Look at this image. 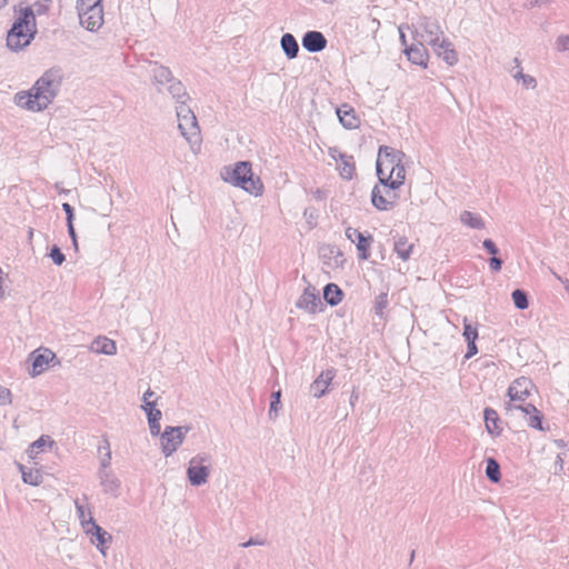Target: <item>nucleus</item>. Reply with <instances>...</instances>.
<instances>
[{
  "instance_id": "obj_1",
  "label": "nucleus",
  "mask_w": 569,
  "mask_h": 569,
  "mask_svg": "<svg viewBox=\"0 0 569 569\" xmlns=\"http://www.w3.org/2000/svg\"><path fill=\"white\" fill-rule=\"evenodd\" d=\"M405 153L388 146H380L376 161L378 183L372 188L370 201L379 211L392 210L398 202L397 190L405 183Z\"/></svg>"
},
{
  "instance_id": "obj_2",
  "label": "nucleus",
  "mask_w": 569,
  "mask_h": 569,
  "mask_svg": "<svg viewBox=\"0 0 569 569\" xmlns=\"http://www.w3.org/2000/svg\"><path fill=\"white\" fill-rule=\"evenodd\" d=\"M60 78L58 71H46L29 91H20L14 94V103L30 111H43L58 94Z\"/></svg>"
},
{
  "instance_id": "obj_3",
  "label": "nucleus",
  "mask_w": 569,
  "mask_h": 569,
  "mask_svg": "<svg viewBox=\"0 0 569 569\" xmlns=\"http://www.w3.org/2000/svg\"><path fill=\"white\" fill-rule=\"evenodd\" d=\"M37 20L33 9L24 7L18 14L7 32V47L14 52L28 47L37 34Z\"/></svg>"
},
{
  "instance_id": "obj_4",
  "label": "nucleus",
  "mask_w": 569,
  "mask_h": 569,
  "mask_svg": "<svg viewBox=\"0 0 569 569\" xmlns=\"http://www.w3.org/2000/svg\"><path fill=\"white\" fill-rule=\"evenodd\" d=\"M221 178L224 182L256 197L263 192V183L259 177L253 176L250 161H238L233 166L223 167Z\"/></svg>"
},
{
  "instance_id": "obj_5",
  "label": "nucleus",
  "mask_w": 569,
  "mask_h": 569,
  "mask_svg": "<svg viewBox=\"0 0 569 569\" xmlns=\"http://www.w3.org/2000/svg\"><path fill=\"white\" fill-rule=\"evenodd\" d=\"M413 40L422 41L429 46H435L440 41L443 31L436 19L428 17H420L416 23L412 24Z\"/></svg>"
},
{
  "instance_id": "obj_6",
  "label": "nucleus",
  "mask_w": 569,
  "mask_h": 569,
  "mask_svg": "<svg viewBox=\"0 0 569 569\" xmlns=\"http://www.w3.org/2000/svg\"><path fill=\"white\" fill-rule=\"evenodd\" d=\"M211 457L199 453L191 458L187 468V478L191 486L200 487L208 481L210 476Z\"/></svg>"
},
{
  "instance_id": "obj_7",
  "label": "nucleus",
  "mask_w": 569,
  "mask_h": 569,
  "mask_svg": "<svg viewBox=\"0 0 569 569\" xmlns=\"http://www.w3.org/2000/svg\"><path fill=\"white\" fill-rule=\"evenodd\" d=\"M190 426H167L161 433V452L166 458L172 456L183 443Z\"/></svg>"
},
{
  "instance_id": "obj_8",
  "label": "nucleus",
  "mask_w": 569,
  "mask_h": 569,
  "mask_svg": "<svg viewBox=\"0 0 569 569\" xmlns=\"http://www.w3.org/2000/svg\"><path fill=\"white\" fill-rule=\"evenodd\" d=\"M346 237L353 243H356L358 250V257L361 260H368L370 257V246L373 241V237L371 234L365 236L358 229L352 227H348L346 229Z\"/></svg>"
},
{
  "instance_id": "obj_9",
  "label": "nucleus",
  "mask_w": 569,
  "mask_h": 569,
  "mask_svg": "<svg viewBox=\"0 0 569 569\" xmlns=\"http://www.w3.org/2000/svg\"><path fill=\"white\" fill-rule=\"evenodd\" d=\"M178 128L192 149L200 144V129L196 116L178 120Z\"/></svg>"
},
{
  "instance_id": "obj_10",
  "label": "nucleus",
  "mask_w": 569,
  "mask_h": 569,
  "mask_svg": "<svg viewBox=\"0 0 569 569\" xmlns=\"http://www.w3.org/2000/svg\"><path fill=\"white\" fill-rule=\"evenodd\" d=\"M532 381L527 377L517 378L507 390V396L511 401H525L533 388Z\"/></svg>"
},
{
  "instance_id": "obj_11",
  "label": "nucleus",
  "mask_w": 569,
  "mask_h": 569,
  "mask_svg": "<svg viewBox=\"0 0 569 569\" xmlns=\"http://www.w3.org/2000/svg\"><path fill=\"white\" fill-rule=\"evenodd\" d=\"M84 532L94 537L93 542L96 543L97 548L104 555V548L111 543L112 536L98 523H96L91 511H89L88 528H86Z\"/></svg>"
},
{
  "instance_id": "obj_12",
  "label": "nucleus",
  "mask_w": 569,
  "mask_h": 569,
  "mask_svg": "<svg viewBox=\"0 0 569 569\" xmlns=\"http://www.w3.org/2000/svg\"><path fill=\"white\" fill-rule=\"evenodd\" d=\"M56 358V355L49 349H44L43 352H39V350L31 352L29 356V360H31L30 376L37 377L41 375L47 369L50 361Z\"/></svg>"
},
{
  "instance_id": "obj_13",
  "label": "nucleus",
  "mask_w": 569,
  "mask_h": 569,
  "mask_svg": "<svg viewBox=\"0 0 569 569\" xmlns=\"http://www.w3.org/2000/svg\"><path fill=\"white\" fill-rule=\"evenodd\" d=\"M415 42L410 46H406L403 49V53L407 59L419 67L427 68V62L429 59L428 50L426 49V43L419 40H413Z\"/></svg>"
},
{
  "instance_id": "obj_14",
  "label": "nucleus",
  "mask_w": 569,
  "mask_h": 569,
  "mask_svg": "<svg viewBox=\"0 0 569 569\" xmlns=\"http://www.w3.org/2000/svg\"><path fill=\"white\" fill-rule=\"evenodd\" d=\"M80 24L89 31H97L103 23V8L101 6L93 7L88 11L78 13Z\"/></svg>"
},
{
  "instance_id": "obj_15",
  "label": "nucleus",
  "mask_w": 569,
  "mask_h": 569,
  "mask_svg": "<svg viewBox=\"0 0 569 569\" xmlns=\"http://www.w3.org/2000/svg\"><path fill=\"white\" fill-rule=\"evenodd\" d=\"M319 306H321L319 295L316 291V288L310 284L303 290L302 295L296 302L297 308L303 309L309 313L317 312Z\"/></svg>"
},
{
  "instance_id": "obj_16",
  "label": "nucleus",
  "mask_w": 569,
  "mask_h": 569,
  "mask_svg": "<svg viewBox=\"0 0 569 569\" xmlns=\"http://www.w3.org/2000/svg\"><path fill=\"white\" fill-rule=\"evenodd\" d=\"M302 47L310 53L322 51L327 47V39L322 32L317 30H309L302 37Z\"/></svg>"
},
{
  "instance_id": "obj_17",
  "label": "nucleus",
  "mask_w": 569,
  "mask_h": 569,
  "mask_svg": "<svg viewBox=\"0 0 569 569\" xmlns=\"http://www.w3.org/2000/svg\"><path fill=\"white\" fill-rule=\"evenodd\" d=\"M98 479L104 493L118 497L120 493V480L110 469H99Z\"/></svg>"
},
{
  "instance_id": "obj_18",
  "label": "nucleus",
  "mask_w": 569,
  "mask_h": 569,
  "mask_svg": "<svg viewBox=\"0 0 569 569\" xmlns=\"http://www.w3.org/2000/svg\"><path fill=\"white\" fill-rule=\"evenodd\" d=\"M336 377V369L329 368L322 371L311 383L310 392L315 398H321L328 391V387Z\"/></svg>"
},
{
  "instance_id": "obj_19",
  "label": "nucleus",
  "mask_w": 569,
  "mask_h": 569,
  "mask_svg": "<svg viewBox=\"0 0 569 569\" xmlns=\"http://www.w3.org/2000/svg\"><path fill=\"white\" fill-rule=\"evenodd\" d=\"M432 49L447 64L453 66L458 62L457 51L448 39L440 40L432 46Z\"/></svg>"
},
{
  "instance_id": "obj_20",
  "label": "nucleus",
  "mask_w": 569,
  "mask_h": 569,
  "mask_svg": "<svg viewBox=\"0 0 569 569\" xmlns=\"http://www.w3.org/2000/svg\"><path fill=\"white\" fill-rule=\"evenodd\" d=\"M337 116L341 126L346 129H356L360 124V119L356 114L355 109L347 103L337 108Z\"/></svg>"
},
{
  "instance_id": "obj_21",
  "label": "nucleus",
  "mask_w": 569,
  "mask_h": 569,
  "mask_svg": "<svg viewBox=\"0 0 569 569\" xmlns=\"http://www.w3.org/2000/svg\"><path fill=\"white\" fill-rule=\"evenodd\" d=\"M483 418L487 431L492 436H500L502 428L500 426L501 420L498 412L495 409L487 407L483 410Z\"/></svg>"
},
{
  "instance_id": "obj_22",
  "label": "nucleus",
  "mask_w": 569,
  "mask_h": 569,
  "mask_svg": "<svg viewBox=\"0 0 569 569\" xmlns=\"http://www.w3.org/2000/svg\"><path fill=\"white\" fill-rule=\"evenodd\" d=\"M91 350L96 353L112 356L117 353V345L112 339L98 337L92 341Z\"/></svg>"
},
{
  "instance_id": "obj_23",
  "label": "nucleus",
  "mask_w": 569,
  "mask_h": 569,
  "mask_svg": "<svg viewBox=\"0 0 569 569\" xmlns=\"http://www.w3.org/2000/svg\"><path fill=\"white\" fill-rule=\"evenodd\" d=\"M280 46H281V49H282L284 56L289 60L297 58V56L299 53V44H298L297 39L293 37V34H291L289 32L283 33L280 39Z\"/></svg>"
},
{
  "instance_id": "obj_24",
  "label": "nucleus",
  "mask_w": 569,
  "mask_h": 569,
  "mask_svg": "<svg viewBox=\"0 0 569 569\" xmlns=\"http://www.w3.org/2000/svg\"><path fill=\"white\" fill-rule=\"evenodd\" d=\"M322 291L325 301L331 307L338 306L343 298V291L333 282L327 283Z\"/></svg>"
},
{
  "instance_id": "obj_25",
  "label": "nucleus",
  "mask_w": 569,
  "mask_h": 569,
  "mask_svg": "<svg viewBox=\"0 0 569 569\" xmlns=\"http://www.w3.org/2000/svg\"><path fill=\"white\" fill-rule=\"evenodd\" d=\"M485 473L492 483H498L501 480L500 465L495 458L490 457L486 459Z\"/></svg>"
},
{
  "instance_id": "obj_26",
  "label": "nucleus",
  "mask_w": 569,
  "mask_h": 569,
  "mask_svg": "<svg viewBox=\"0 0 569 569\" xmlns=\"http://www.w3.org/2000/svg\"><path fill=\"white\" fill-rule=\"evenodd\" d=\"M460 221L471 229L481 230L485 228V222H483L481 216L476 214L468 210H465L461 212Z\"/></svg>"
},
{
  "instance_id": "obj_27",
  "label": "nucleus",
  "mask_w": 569,
  "mask_h": 569,
  "mask_svg": "<svg viewBox=\"0 0 569 569\" xmlns=\"http://www.w3.org/2000/svg\"><path fill=\"white\" fill-rule=\"evenodd\" d=\"M53 443H54L53 440H51V438L49 436L43 435L29 446L27 453H28L29 458L34 459L37 457V455L43 450L44 447H47V446L52 447Z\"/></svg>"
},
{
  "instance_id": "obj_28",
  "label": "nucleus",
  "mask_w": 569,
  "mask_h": 569,
  "mask_svg": "<svg viewBox=\"0 0 569 569\" xmlns=\"http://www.w3.org/2000/svg\"><path fill=\"white\" fill-rule=\"evenodd\" d=\"M340 164L338 166V170L340 173V177L345 180H351L353 176L356 174V164L353 160V156L348 154V159H345V161H339Z\"/></svg>"
},
{
  "instance_id": "obj_29",
  "label": "nucleus",
  "mask_w": 569,
  "mask_h": 569,
  "mask_svg": "<svg viewBox=\"0 0 569 569\" xmlns=\"http://www.w3.org/2000/svg\"><path fill=\"white\" fill-rule=\"evenodd\" d=\"M413 244L409 243L406 237H400L395 241L393 250L403 261L410 258Z\"/></svg>"
},
{
  "instance_id": "obj_30",
  "label": "nucleus",
  "mask_w": 569,
  "mask_h": 569,
  "mask_svg": "<svg viewBox=\"0 0 569 569\" xmlns=\"http://www.w3.org/2000/svg\"><path fill=\"white\" fill-rule=\"evenodd\" d=\"M153 79L157 83H170L174 78L172 77L171 70L168 67L154 63L152 68Z\"/></svg>"
},
{
  "instance_id": "obj_31",
  "label": "nucleus",
  "mask_w": 569,
  "mask_h": 569,
  "mask_svg": "<svg viewBox=\"0 0 569 569\" xmlns=\"http://www.w3.org/2000/svg\"><path fill=\"white\" fill-rule=\"evenodd\" d=\"M168 91L172 96V98L176 100V102L189 99V96L184 89V86L179 80L173 79L169 83Z\"/></svg>"
},
{
  "instance_id": "obj_32",
  "label": "nucleus",
  "mask_w": 569,
  "mask_h": 569,
  "mask_svg": "<svg viewBox=\"0 0 569 569\" xmlns=\"http://www.w3.org/2000/svg\"><path fill=\"white\" fill-rule=\"evenodd\" d=\"M511 299L519 310H526L529 307L528 293L522 289H515L511 292Z\"/></svg>"
},
{
  "instance_id": "obj_33",
  "label": "nucleus",
  "mask_w": 569,
  "mask_h": 569,
  "mask_svg": "<svg viewBox=\"0 0 569 569\" xmlns=\"http://www.w3.org/2000/svg\"><path fill=\"white\" fill-rule=\"evenodd\" d=\"M22 480L24 483L39 486L43 480V476L39 469L29 468L28 470H22Z\"/></svg>"
},
{
  "instance_id": "obj_34",
  "label": "nucleus",
  "mask_w": 569,
  "mask_h": 569,
  "mask_svg": "<svg viewBox=\"0 0 569 569\" xmlns=\"http://www.w3.org/2000/svg\"><path fill=\"white\" fill-rule=\"evenodd\" d=\"M281 406V390L273 391L271 393L270 408H269V417L273 419L278 416V410Z\"/></svg>"
},
{
  "instance_id": "obj_35",
  "label": "nucleus",
  "mask_w": 569,
  "mask_h": 569,
  "mask_svg": "<svg viewBox=\"0 0 569 569\" xmlns=\"http://www.w3.org/2000/svg\"><path fill=\"white\" fill-rule=\"evenodd\" d=\"M157 402H146L141 406L142 410L146 412L147 420H157L161 419L162 412L161 410L156 408Z\"/></svg>"
},
{
  "instance_id": "obj_36",
  "label": "nucleus",
  "mask_w": 569,
  "mask_h": 569,
  "mask_svg": "<svg viewBox=\"0 0 569 569\" xmlns=\"http://www.w3.org/2000/svg\"><path fill=\"white\" fill-rule=\"evenodd\" d=\"M506 410L507 411L520 410L525 413V416H528V417L538 411L537 407L532 403L513 405L511 402L506 403Z\"/></svg>"
},
{
  "instance_id": "obj_37",
  "label": "nucleus",
  "mask_w": 569,
  "mask_h": 569,
  "mask_svg": "<svg viewBox=\"0 0 569 569\" xmlns=\"http://www.w3.org/2000/svg\"><path fill=\"white\" fill-rule=\"evenodd\" d=\"M388 293L381 292L376 297L375 301V313L379 317L383 316V310L388 307Z\"/></svg>"
},
{
  "instance_id": "obj_38",
  "label": "nucleus",
  "mask_w": 569,
  "mask_h": 569,
  "mask_svg": "<svg viewBox=\"0 0 569 569\" xmlns=\"http://www.w3.org/2000/svg\"><path fill=\"white\" fill-rule=\"evenodd\" d=\"M176 112L178 120L194 116L191 108L187 104V100L177 102Z\"/></svg>"
},
{
  "instance_id": "obj_39",
  "label": "nucleus",
  "mask_w": 569,
  "mask_h": 569,
  "mask_svg": "<svg viewBox=\"0 0 569 569\" xmlns=\"http://www.w3.org/2000/svg\"><path fill=\"white\" fill-rule=\"evenodd\" d=\"M74 507H76L78 518L81 522V526L86 530V528H88V519H89L90 510H86V507L83 505H81L78 499L74 501Z\"/></svg>"
},
{
  "instance_id": "obj_40",
  "label": "nucleus",
  "mask_w": 569,
  "mask_h": 569,
  "mask_svg": "<svg viewBox=\"0 0 569 569\" xmlns=\"http://www.w3.org/2000/svg\"><path fill=\"white\" fill-rule=\"evenodd\" d=\"M542 422H543V416L538 410L537 412H535L533 415L528 417V422L527 423H528L529 427H531L533 429L543 431L545 427H543Z\"/></svg>"
},
{
  "instance_id": "obj_41",
  "label": "nucleus",
  "mask_w": 569,
  "mask_h": 569,
  "mask_svg": "<svg viewBox=\"0 0 569 569\" xmlns=\"http://www.w3.org/2000/svg\"><path fill=\"white\" fill-rule=\"evenodd\" d=\"M52 0H37L32 4V9L36 16H43L47 14L49 11V7Z\"/></svg>"
},
{
  "instance_id": "obj_42",
  "label": "nucleus",
  "mask_w": 569,
  "mask_h": 569,
  "mask_svg": "<svg viewBox=\"0 0 569 569\" xmlns=\"http://www.w3.org/2000/svg\"><path fill=\"white\" fill-rule=\"evenodd\" d=\"M49 257L56 266H61L66 261V256L61 249L53 244L50 249Z\"/></svg>"
},
{
  "instance_id": "obj_43",
  "label": "nucleus",
  "mask_w": 569,
  "mask_h": 569,
  "mask_svg": "<svg viewBox=\"0 0 569 569\" xmlns=\"http://www.w3.org/2000/svg\"><path fill=\"white\" fill-rule=\"evenodd\" d=\"M102 4V0H77V11L78 13L80 12H83V11H88L89 9L93 8V7H97V6H101Z\"/></svg>"
},
{
  "instance_id": "obj_44",
  "label": "nucleus",
  "mask_w": 569,
  "mask_h": 569,
  "mask_svg": "<svg viewBox=\"0 0 569 569\" xmlns=\"http://www.w3.org/2000/svg\"><path fill=\"white\" fill-rule=\"evenodd\" d=\"M463 337H465L466 341L477 340V338H478L477 328L473 327L471 323H465Z\"/></svg>"
},
{
  "instance_id": "obj_45",
  "label": "nucleus",
  "mask_w": 569,
  "mask_h": 569,
  "mask_svg": "<svg viewBox=\"0 0 569 569\" xmlns=\"http://www.w3.org/2000/svg\"><path fill=\"white\" fill-rule=\"evenodd\" d=\"M12 402V395L10 389L0 385V406H7Z\"/></svg>"
},
{
  "instance_id": "obj_46",
  "label": "nucleus",
  "mask_w": 569,
  "mask_h": 569,
  "mask_svg": "<svg viewBox=\"0 0 569 569\" xmlns=\"http://www.w3.org/2000/svg\"><path fill=\"white\" fill-rule=\"evenodd\" d=\"M328 153L336 161H345V159H348V154L341 152L338 147H330Z\"/></svg>"
},
{
  "instance_id": "obj_47",
  "label": "nucleus",
  "mask_w": 569,
  "mask_h": 569,
  "mask_svg": "<svg viewBox=\"0 0 569 569\" xmlns=\"http://www.w3.org/2000/svg\"><path fill=\"white\" fill-rule=\"evenodd\" d=\"M482 247L491 256H497L498 252H499V249H498L497 244L491 239H485L483 242H482Z\"/></svg>"
},
{
  "instance_id": "obj_48",
  "label": "nucleus",
  "mask_w": 569,
  "mask_h": 569,
  "mask_svg": "<svg viewBox=\"0 0 569 569\" xmlns=\"http://www.w3.org/2000/svg\"><path fill=\"white\" fill-rule=\"evenodd\" d=\"M160 420L161 419L149 420L148 421L150 433H151L152 437H158V436L161 437L162 432H161V427H160Z\"/></svg>"
},
{
  "instance_id": "obj_49",
  "label": "nucleus",
  "mask_w": 569,
  "mask_h": 569,
  "mask_svg": "<svg viewBox=\"0 0 569 569\" xmlns=\"http://www.w3.org/2000/svg\"><path fill=\"white\" fill-rule=\"evenodd\" d=\"M502 259L498 258L497 256H492L489 259V268L492 272H499L502 268Z\"/></svg>"
},
{
  "instance_id": "obj_50",
  "label": "nucleus",
  "mask_w": 569,
  "mask_h": 569,
  "mask_svg": "<svg viewBox=\"0 0 569 569\" xmlns=\"http://www.w3.org/2000/svg\"><path fill=\"white\" fill-rule=\"evenodd\" d=\"M62 210L66 213V221H67V223L73 222V220H74V209H73V207L70 203L64 202V203H62Z\"/></svg>"
},
{
  "instance_id": "obj_51",
  "label": "nucleus",
  "mask_w": 569,
  "mask_h": 569,
  "mask_svg": "<svg viewBox=\"0 0 569 569\" xmlns=\"http://www.w3.org/2000/svg\"><path fill=\"white\" fill-rule=\"evenodd\" d=\"M111 449H108V452H103L100 457V468L99 469H109L111 463Z\"/></svg>"
},
{
  "instance_id": "obj_52",
  "label": "nucleus",
  "mask_w": 569,
  "mask_h": 569,
  "mask_svg": "<svg viewBox=\"0 0 569 569\" xmlns=\"http://www.w3.org/2000/svg\"><path fill=\"white\" fill-rule=\"evenodd\" d=\"M68 234L72 241V246L76 250H78V237L74 229L73 222L67 223Z\"/></svg>"
},
{
  "instance_id": "obj_53",
  "label": "nucleus",
  "mask_w": 569,
  "mask_h": 569,
  "mask_svg": "<svg viewBox=\"0 0 569 569\" xmlns=\"http://www.w3.org/2000/svg\"><path fill=\"white\" fill-rule=\"evenodd\" d=\"M68 234L72 241V246L76 250H78V237L74 229L73 222L67 223Z\"/></svg>"
},
{
  "instance_id": "obj_54",
  "label": "nucleus",
  "mask_w": 569,
  "mask_h": 569,
  "mask_svg": "<svg viewBox=\"0 0 569 569\" xmlns=\"http://www.w3.org/2000/svg\"><path fill=\"white\" fill-rule=\"evenodd\" d=\"M522 86L528 89H535L537 87V81L530 74H523L521 78Z\"/></svg>"
},
{
  "instance_id": "obj_55",
  "label": "nucleus",
  "mask_w": 569,
  "mask_h": 569,
  "mask_svg": "<svg viewBox=\"0 0 569 569\" xmlns=\"http://www.w3.org/2000/svg\"><path fill=\"white\" fill-rule=\"evenodd\" d=\"M557 47L560 51L569 50V36H561L557 39Z\"/></svg>"
},
{
  "instance_id": "obj_56",
  "label": "nucleus",
  "mask_w": 569,
  "mask_h": 569,
  "mask_svg": "<svg viewBox=\"0 0 569 569\" xmlns=\"http://www.w3.org/2000/svg\"><path fill=\"white\" fill-rule=\"evenodd\" d=\"M478 348L476 346V340L467 341V353L465 358L469 359L477 355Z\"/></svg>"
},
{
  "instance_id": "obj_57",
  "label": "nucleus",
  "mask_w": 569,
  "mask_h": 569,
  "mask_svg": "<svg viewBox=\"0 0 569 569\" xmlns=\"http://www.w3.org/2000/svg\"><path fill=\"white\" fill-rule=\"evenodd\" d=\"M264 543L263 540H260L258 537H251L248 541L241 543L240 546L243 548H248L250 546H262Z\"/></svg>"
},
{
  "instance_id": "obj_58",
  "label": "nucleus",
  "mask_w": 569,
  "mask_h": 569,
  "mask_svg": "<svg viewBox=\"0 0 569 569\" xmlns=\"http://www.w3.org/2000/svg\"><path fill=\"white\" fill-rule=\"evenodd\" d=\"M108 449H110V442L107 438V436L102 437V443L98 447L99 453L108 452Z\"/></svg>"
},
{
  "instance_id": "obj_59",
  "label": "nucleus",
  "mask_w": 569,
  "mask_h": 569,
  "mask_svg": "<svg viewBox=\"0 0 569 569\" xmlns=\"http://www.w3.org/2000/svg\"><path fill=\"white\" fill-rule=\"evenodd\" d=\"M154 396V392L149 388L142 397L143 403L146 402H156V400H151V398Z\"/></svg>"
},
{
  "instance_id": "obj_60",
  "label": "nucleus",
  "mask_w": 569,
  "mask_h": 569,
  "mask_svg": "<svg viewBox=\"0 0 569 569\" xmlns=\"http://www.w3.org/2000/svg\"><path fill=\"white\" fill-rule=\"evenodd\" d=\"M399 33H400V42L403 46V49H406V46H409V44L407 42V38H406L405 32H403V26L399 27Z\"/></svg>"
},
{
  "instance_id": "obj_61",
  "label": "nucleus",
  "mask_w": 569,
  "mask_h": 569,
  "mask_svg": "<svg viewBox=\"0 0 569 569\" xmlns=\"http://www.w3.org/2000/svg\"><path fill=\"white\" fill-rule=\"evenodd\" d=\"M549 0H529L526 4L529 7L542 6L547 3Z\"/></svg>"
},
{
  "instance_id": "obj_62",
  "label": "nucleus",
  "mask_w": 569,
  "mask_h": 569,
  "mask_svg": "<svg viewBox=\"0 0 569 569\" xmlns=\"http://www.w3.org/2000/svg\"><path fill=\"white\" fill-rule=\"evenodd\" d=\"M523 72L521 70L517 71L515 74H513V78L517 79V80H521V78L523 77Z\"/></svg>"
},
{
  "instance_id": "obj_63",
  "label": "nucleus",
  "mask_w": 569,
  "mask_h": 569,
  "mask_svg": "<svg viewBox=\"0 0 569 569\" xmlns=\"http://www.w3.org/2000/svg\"><path fill=\"white\" fill-rule=\"evenodd\" d=\"M18 469L19 471L22 473V470H28L29 468H27L26 466H23L22 463H18Z\"/></svg>"
},
{
  "instance_id": "obj_64",
  "label": "nucleus",
  "mask_w": 569,
  "mask_h": 569,
  "mask_svg": "<svg viewBox=\"0 0 569 569\" xmlns=\"http://www.w3.org/2000/svg\"><path fill=\"white\" fill-rule=\"evenodd\" d=\"M357 399H358V396L356 393H352L350 397L351 405H353V401H356Z\"/></svg>"
}]
</instances>
